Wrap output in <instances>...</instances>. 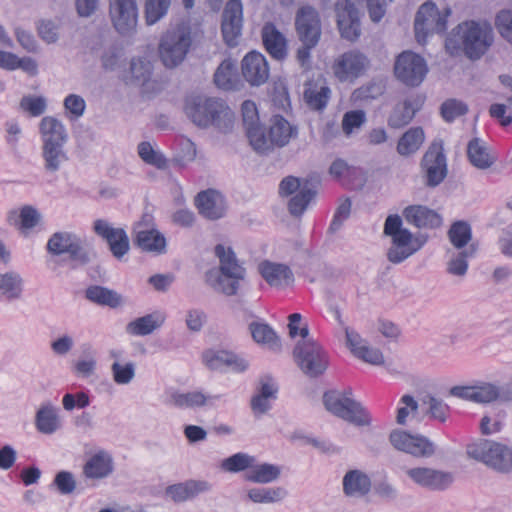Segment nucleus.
Listing matches in <instances>:
<instances>
[{
  "label": "nucleus",
  "mask_w": 512,
  "mask_h": 512,
  "mask_svg": "<svg viewBox=\"0 0 512 512\" xmlns=\"http://www.w3.org/2000/svg\"><path fill=\"white\" fill-rule=\"evenodd\" d=\"M113 471V457L105 450H99L91 455L83 466V474L90 480L105 479L109 477Z\"/></svg>",
  "instance_id": "393cba45"
},
{
  "label": "nucleus",
  "mask_w": 512,
  "mask_h": 512,
  "mask_svg": "<svg viewBox=\"0 0 512 512\" xmlns=\"http://www.w3.org/2000/svg\"><path fill=\"white\" fill-rule=\"evenodd\" d=\"M165 319L164 313L155 311L129 322L126 326V332L133 336H146L161 327Z\"/></svg>",
  "instance_id": "473e14b6"
},
{
  "label": "nucleus",
  "mask_w": 512,
  "mask_h": 512,
  "mask_svg": "<svg viewBox=\"0 0 512 512\" xmlns=\"http://www.w3.org/2000/svg\"><path fill=\"white\" fill-rule=\"evenodd\" d=\"M130 71L135 82L139 85H143L150 79L152 65L144 58L132 59Z\"/></svg>",
  "instance_id": "0e129e2a"
},
{
  "label": "nucleus",
  "mask_w": 512,
  "mask_h": 512,
  "mask_svg": "<svg viewBox=\"0 0 512 512\" xmlns=\"http://www.w3.org/2000/svg\"><path fill=\"white\" fill-rule=\"evenodd\" d=\"M41 213L32 205H24L19 210H12L7 215V221L23 232L35 228L41 221Z\"/></svg>",
  "instance_id": "72a5a7b5"
},
{
  "label": "nucleus",
  "mask_w": 512,
  "mask_h": 512,
  "mask_svg": "<svg viewBox=\"0 0 512 512\" xmlns=\"http://www.w3.org/2000/svg\"><path fill=\"white\" fill-rule=\"evenodd\" d=\"M238 73L236 63L231 59L224 60L214 74L217 87L224 90L234 89L237 85Z\"/></svg>",
  "instance_id": "37998d69"
},
{
  "label": "nucleus",
  "mask_w": 512,
  "mask_h": 512,
  "mask_svg": "<svg viewBox=\"0 0 512 512\" xmlns=\"http://www.w3.org/2000/svg\"><path fill=\"white\" fill-rule=\"evenodd\" d=\"M296 28L305 47L298 50L297 56L302 65L310 56V49L314 47L321 35L320 19L317 11L310 7H302L296 17Z\"/></svg>",
  "instance_id": "9d476101"
},
{
  "label": "nucleus",
  "mask_w": 512,
  "mask_h": 512,
  "mask_svg": "<svg viewBox=\"0 0 512 512\" xmlns=\"http://www.w3.org/2000/svg\"><path fill=\"white\" fill-rule=\"evenodd\" d=\"M258 272L269 286L276 289H285L294 282L291 268L283 263L264 260L259 263Z\"/></svg>",
  "instance_id": "aec40b11"
},
{
  "label": "nucleus",
  "mask_w": 512,
  "mask_h": 512,
  "mask_svg": "<svg viewBox=\"0 0 512 512\" xmlns=\"http://www.w3.org/2000/svg\"><path fill=\"white\" fill-rule=\"evenodd\" d=\"M137 152L139 157L148 165L157 169H165L167 167V159L156 149L150 142L143 141L138 144Z\"/></svg>",
  "instance_id": "09e8293b"
},
{
  "label": "nucleus",
  "mask_w": 512,
  "mask_h": 512,
  "mask_svg": "<svg viewBox=\"0 0 512 512\" xmlns=\"http://www.w3.org/2000/svg\"><path fill=\"white\" fill-rule=\"evenodd\" d=\"M229 352L228 350L208 349L203 353L202 359L209 369L223 371L226 369Z\"/></svg>",
  "instance_id": "6e6d98bb"
},
{
  "label": "nucleus",
  "mask_w": 512,
  "mask_h": 512,
  "mask_svg": "<svg viewBox=\"0 0 512 512\" xmlns=\"http://www.w3.org/2000/svg\"><path fill=\"white\" fill-rule=\"evenodd\" d=\"M329 173L333 178L345 184L346 180L356 175L357 169L348 165L343 159H336L332 162Z\"/></svg>",
  "instance_id": "338daca9"
},
{
  "label": "nucleus",
  "mask_w": 512,
  "mask_h": 512,
  "mask_svg": "<svg viewBox=\"0 0 512 512\" xmlns=\"http://www.w3.org/2000/svg\"><path fill=\"white\" fill-rule=\"evenodd\" d=\"M255 456L245 452L235 453L221 461L220 467L223 471L229 473H239L245 471L248 473L253 465Z\"/></svg>",
  "instance_id": "49530a36"
},
{
  "label": "nucleus",
  "mask_w": 512,
  "mask_h": 512,
  "mask_svg": "<svg viewBox=\"0 0 512 512\" xmlns=\"http://www.w3.org/2000/svg\"><path fill=\"white\" fill-rule=\"evenodd\" d=\"M246 134L250 145L255 151L263 153L270 149L272 145L270 138L266 137L260 124L255 126H248V129H246Z\"/></svg>",
  "instance_id": "5fc2aeb1"
},
{
  "label": "nucleus",
  "mask_w": 512,
  "mask_h": 512,
  "mask_svg": "<svg viewBox=\"0 0 512 512\" xmlns=\"http://www.w3.org/2000/svg\"><path fill=\"white\" fill-rule=\"evenodd\" d=\"M192 43L190 29L178 25L168 29L159 42V56L166 67L178 66L185 59Z\"/></svg>",
  "instance_id": "423d86ee"
},
{
  "label": "nucleus",
  "mask_w": 512,
  "mask_h": 512,
  "mask_svg": "<svg viewBox=\"0 0 512 512\" xmlns=\"http://www.w3.org/2000/svg\"><path fill=\"white\" fill-rule=\"evenodd\" d=\"M288 495L283 487H254L247 491L248 499L256 504H274L281 502Z\"/></svg>",
  "instance_id": "a19ab883"
},
{
  "label": "nucleus",
  "mask_w": 512,
  "mask_h": 512,
  "mask_svg": "<svg viewBox=\"0 0 512 512\" xmlns=\"http://www.w3.org/2000/svg\"><path fill=\"white\" fill-rule=\"evenodd\" d=\"M221 398L220 395L205 394L202 391L167 392L166 404L180 409H195L203 406H214Z\"/></svg>",
  "instance_id": "6ab92c4d"
},
{
  "label": "nucleus",
  "mask_w": 512,
  "mask_h": 512,
  "mask_svg": "<svg viewBox=\"0 0 512 512\" xmlns=\"http://www.w3.org/2000/svg\"><path fill=\"white\" fill-rule=\"evenodd\" d=\"M366 122V114L363 110L347 111L342 118V130L346 136L360 129Z\"/></svg>",
  "instance_id": "bf43d9fd"
},
{
  "label": "nucleus",
  "mask_w": 512,
  "mask_h": 512,
  "mask_svg": "<svg viewBox=\"0 0 512 512\" xmlns=\"http://www.w3.org/2000/svg\"><path fill=\"white\" fill-rule=\"evenodd\" d=\"M422 166L426 171L429 186H437L446 176V158L438 148H431L425 153Z\"/></svg>",
  "instance_id": "a878e982"
},
{
  "label": "nucleus",
  "mask_w": 512,
  "mask_h": 512,
  "mask_svg": "<svg viewBox=\"0 0 512 512\" xmlns=\"http://www.w3.org/2000/svg\"><path fill=\"white\" fill-rule=\"evenodd\" d=\"M242 74L252 86L266 83L270 70L264 55L256 51L248 53L242 60Z\"/></svg>",
  "instance_id": "4be33fe9"
},
{
  "label": "nucleus",
  "mask_w": 512,
  "mask_h": 512,
  "mask_svg": "<svg viewBox=\"0 0 512 512\" xmlns=\"http://www.w3.org/2000/svg\"><path fill=\"white\" fill-rule=\"evenodd\" d=\"M314 196L315 191L308 186V183L303 184L300 190L289 201L288 207L290 213L294 216L301 215Z\"/></svg>",
  "instance_id": "8fccbe9b"
},
{
  "label": "nucleus",
  "mask_w": 512,
  "mask_h": 512,
  "mask_svg": "<svg viewBox=\"0 0 512 512\" xmlns=\"http://www.w3.org/2000/svg\"><path fill=\"white\" fill-rule=\"evenodd\" d=\"M394 71L398 80L414 87L423 82L428 67L423 57L412 51H404L397 57Z\"/></svg>",
  "instance_id": "f8f14e48"
},
{
  "label": "nucleus",
  "mask_w": 512,
  "mask_h": 512,
  "mask_svg": "<svg viewBox=\"0 0 512 512\" xmlns=\"http://www.w3.org/2000/svg\"><path fill=\"white\" fill-rule=\"evenodd\" d=\"M336 319L338 323L343 327L347 347L350 349L354 356L357 355L365 346H367L366 341L356 330L344 325L339 312H336Z\"/></svg>",
  "instance_id": "13d9d810"
},
{
  "label": "nucleus",
  "mask_w": 512,
  "mask_h": 512,
  "mask_svg": "<svg viewBox=\"0 0 512 512\" xmlns=\"http://www.w3.org/2000/svg\"><path fill=\"white\" fill-rule=\"evenodd\" d=\"M211 489V485L204 480H188L171 485L167 488V495L175 502L191 500Z\"/></svg>",
  "instance_id": "7c9ffc66"
},
{
  "label": "nucleus",
  "mask_w": 512,
  "mask_h": 512,
  "mask_svg": "<svg viewBox=\"0 0 512 512\" xmlns=\"http://www.w3.org/2000/svg\"><path fill=\"white\" fill-rule=\"evenodd\" d=\"M492 42L493 32L488 24L466 21L452 31L445 46L451 54L462 50L469 59H479Z\"/></svg>",
  "instance_id": "f257e3e1"
},
{
  "label": "nucleus",
  "mask_w": 512,
  "mask_h": 512,
  "mask_svg": "<svg viewBox=\"0 0 512 512\" xmlns=\"http://www.w3.org/2000/svg\"><path fill=\"white\" fill-rule=\"evenodd\" d=\"M390 442L397 450L415 457H430L435 452L434 444L422 435H412L403 430H395L390 434Z\"/></svg>",
  "instance_id": "dca6fc26"
},
{
  "label": "nucleus",
  "mask_w": 512,
  "mask_h": 512,
  "mask_svg": "<svg viewBox=\"0 0 512 512\" xmlns=\"http://www.w3.org/2000/svg\"><path fill=\"white\" fill-rule=\"evenodd\" d=\"M448 236L453 246L461 249L471 240V227L465 221H456L451 225L448 231Z\"/></svg>",
  "instance_id": "3c124183"
},
{
  "label": "nucleus",
  "mask_w": 512,
  "mask_h": 512,
  "mask_svg": "<svg viewBox=\"0 0 512 512\" xmlns=\"http://www.w3.org/2000/svg\"><path fill=\"white\" fill-rule=\"evenodd\" d=\"M293 355L299 368L310 377L323 374L329 365L328 353L313 339L299 341Z\"/></svg>",
  "instance_id": "6e6552de"
},
{
  "label": "nucleus",
  "mask_w": 512,
  "mask_h": 512,
  "mask_svg": "<svg viewBox=\"0 0 512 512\" xmlns=\"http://www.w3.org/2000/svg\"><path fill=\"white\" fill-rule=\"evenodd\" d=\"M262 39L267 52L275 59L282 60L286 56V40L272 23L262 29Z\"/></svg>",
  "instance_id": "e433bc0d"
},
{
  "label": "nucleus",
  "mask_w": 512,
  "mask_h": 512,
  "mask_svg": "<svg viewBox=\"0 0 512 512\" xmlns=\"http://www.w3.org/2000/svg\"><path fill=\"white\" fill-rule=\"evenodd\" d=\"M278 386L269 375L260 378L255 394L251 398V409L256 416L267 413L277 399Z\"/></svg>",
  "instance_id": "412c9836"
},
{
  "label": "nucleus",
  "mask_w": 512,
  "mask_h": 512,
  "mask_svg": "<svg viewBox=\"0 0 512 512\" xmlns=\"http://www.w3.org/2000/svg\"><path fill=\"white\" fill-rule=\"evenodd\" d=\"M281 472L279 465L268 462L259 463L255 457L250 471L245 473V479L252 483L269 484L278 480Z\"/></svg>",
  "instance_id": "f704fd0d"
},
{
  "label": "nucleus",
  "mask_w": 512,
  "mask_h": 512,
  "mask_svg": "<svg viewBox=\"0 0 512 512\" xmlns=\"http://www.w3.org/2000/svg\"><path fill=\"white\" fill-rule=\"evenodd\" d=\"M93 230L107 242L114 257L120 259L129 251V238L123 228L114 227L107 220L98 219L94 222Z\"/></svg>",
  "instance_id": "f3484780"
},
{
  "label": "nucleus",
  "mask_w": 512,
  "mask_h": 512,
  "mask_svg": "<svg viewBox=\"0 0 512 512\" xmlns=\"http://www.w3.org/2000/svg\"><path fill=\"white\" fill-rule=\"evenodd\" d=\"M48 253L59 256L68 254L70 259L80 263H87L89 256L83 246V239L74 232L58 231L53 233L47 241Z\"/></svg>",
  "instance_id": "9b49d317"
},
{
  "label": "nucleus",
  "mask_w": 512,
  "mask_h": 512,
  "mask_svg": "<svg viewBox=\"0 0 512 512\" xmlns=\"http://www.w3.org/2000/svg\"><path fill=\"white\" fill-rule=\"evenodd\" d=\"M422 104L423 99L419 95L410 96L396 104L388 117V125L391 128H401L407 125L420 110Z\"/></svg>",
  "instance_id": "cd10ccee"
},
{
  "label": "nucleus",
  "mask_w": 512,
  "mask_h": 512,
  "mask_svg": "<svg viewBox=\"0 0 512 512\" xmlns=\"http://www.w3.org/2000/svg\"><path fill=\"white\" fill-rule=\"evenodd\" d=\"M330 93V88L326 85H309L304 91V98L310 108L322 110L328 103Z\"/></svg>",
  "instance_id": "de8ad7c7"
},
{
  "label": "nucleus",
  "mask_w": 512,
  "mask_h": 512,
  "mask_svg": "<svg viewBox=\"0 0 512 512\" xmlns=\"http://www.w3.org/2000/svg\"><path fill=\"white\" fill-rule=\"evenodd\" d=\"M424 131L420 127H413L406 131L399 139L397 151L400 155L407 156L416 152L424 142Z\"/></svg>",
  "instance_id": "c03bdc74"
},
{
  "label": "nucleus",
  "mask_w": 512,
  "mask_h": 512,
  "mask_svg": "<svg viewBox=\"0 0 512 512\" xmlns=\"http://www.w3.org/2000/svg\"><path fill=\"white\" fill-rule=\"evenodd\" d=\"M171 0H146L145 20L147 25H154L168 12Z\"/></svg>",
  "instance_id": "603ef678"
},
{
  "label": "nucleus",
  "mask_w": 512,
  "mask_h": 512,
  "mask_svg": "<svg viewBox=\"0 0 512 512\" xmlns=\"http://www.w3.org/2000/svg\"><path fill=\"white\" fill-rule=\"evenodd\" d=\"M405 220L417 228H438L442 217L435 210L424 205H410L403 210Z\"/></svg>",
  "instance_id": "bb28decb"
},
{
  "label": "nucleus",
  "mask_w": 512,
  "mask_h": 512,
  "mask_svg": "<svg viewBox=\"0 0 512 512\" xmlns=\"http://www.w3.org/2000/svg\"><path fill=\"white\" fill-rule=\"evenodd\" d=\"M90 403V396L85 391L65 393L62 397V406L63 409L67 412H71L74 409H84L88 407Z\"/></svg>",
  "instance_id": "680f3d73"
},
{
  "label": "nucleus",
  "mask_w": 512,
  "mask_h": 512,
  "mask_svg": "<svg viewBox=\"0 0 512 512\" xmlns=\"http://www.w3.org/2000/svg\"><path fill=\"white\" fill-rule=\"evenodd\" d=\"M243 24V7L240 0H230L225 6L222 19V34L228 46H236Z\"/></svg>",
  "instance_id": "a211bd4d"
},
{
  "label": "nucleus",
  "mask_w": 512,
  "mask_h": 512,
  "mask_svg": "<svg viewBox=\"0 0 512 512\" xmlns=\"http://www.w3.org/2000/svg\"><path fill=\"white\" fill-rule=\"evenodd\" d=\"M185 111L194 124L203 128L215 126L225 131L234 120L232 110L219 98L192 97L187 100Z\"/></svg>",
  "instance_id": "7ed1b4c3"
},
{
  "label": "nucleus",
  "mask_w": 512,
  "mask_h": 512,
  "mask_svg": "<svg viewBox=\"0 0 512 512\" xmlns=\"http://www.w3.org/2000/svg\"><path fill=\"white\" fill-rule=\"evenodd\" d=\"M24 291V280L21 274L15 270H7L0 273V295L14 301L21 298Z\"/></svg>",
  "instance_id": "c9c22d12"
},
{
  "label": "nucleus",
  "mask_w": 512,
  "mask_h": 512,
  "mask_svg": "<svg viewBox=\"0 0 512 512\" xmlns=\"http://www.w3.org/2000/svg\"><path fill=\"white\" fill-rule=\"evenodd\" d=\"M20 108L32 117L42 115L47 109V100L43 96L26 95L20 100Z\"/></svg>",
  "instance_id": "4d7b16f0"
},
{
  "label": "nucleus",
  "mask_w": 512,
  "mask_h": 512,
  "mask_svg": "<svg viewBox=\"0 0 512 512\" xmlns=\"http://www.w3.org/2000/svg\"><path fill=\"white\" fill-rule=\"evenodd\" d=\"M468 111L467 105L457 99L446 100L441 106L442 117L447 121L451 122L457 117L466 114Z\"/></svg>",
  "instance_id": "69168bd1"
},
{
  "label": "nucleus",
  "mask_w": 512,
  "mask_h": 512,
  "mask_svg": "<svg viewBox=\"0 0 512 512\" xmlns=\"http://www.w3.org/2000/svg\"><path fill=\"white\" fill-rule=\"evenodd\" d=\"M63 105L67 117L71 120H77L84 115L86 102L84 98L77 94H69L65 97Z\"/></svg>",
  "instance_id": "052dcab7"
},
{
  "label": "nucleus",
  "mask_w": 512,
  "mask_h": 512,
  "mask_svg": "<svg viewBox=\"0 0 512 512\" xmlns=\"http://www.w3.org/2000/svg\"><path fill=\"white\" fill-rule=\"evenodd\" d=\"M405 474L415 485L431 491L445 490L453 482L451 473L431 467L406 468Z\"/></svg>",
  "instance_id": "2eb2a0df"
},
{
  "label": "nucleus",
  "mask_w": 512,
  "mask_h": 512,
  "mask_svg": "<svg viewBox=\"0 0 512 512\" xmlns=\"http://www.w3.org/2000/svg\"><path fill=\"white\" fill-rule=\"evenodd\" d=\"M384 234L391 238V246L387 251V259L393 264H399L419 251L426 243V237L414 236L408 229L402 227L399 215H389L384 223Z\"/></svg>",
  "instance_id": "20e7f679"
},
{
  "label": "nucleus",
  "mask_w": 512,
  "mask_h": 512,
  "mask_svg": "<svg viewBox=\"0 0 512 512\" xmlns=\"http://www.w3.org/2000/svg\"><path fill=\"white\" fill-rule=\"evenodd\" d=\"M296 135L297 128L292 126L284 117L280 115L272 117L269 129V138L272 145L283 147Z\"/></svg>",
  "instance_id": "4c0bfd02"
},
{
  "label": "nucleus",
  "mask_w": 512,
  "mask_h": 512,
  "mask_svg": "<svg viewBox=\"0 0 512 512\" xmlns=\"http://www.w3.org/2000/svg\"><path fill=\"white\" fill-rule=\"evenodd\" d=\"M342 488L345 496L360 499L370 493L372 481L366 472L360 469H351L342 478Z\"/></svg>",
  "instance_id": "b1692460"
},
{
  "label": "nucleus",
  "mask_w": 512,
  "mask_h": 512,
  "mask_svg": "<svg viewBox=\"0 0 512 512\" xmlns=\"http://www.w3.org/2000/svg\"><path fill=\"white\" fill-rule=\"evenodd\" d=\"M474 252L472 247L458 252L448 263V272L455 276H464L468 269V258L472 257Z\"/></svg>",
  "instance_id": "e2e57ef3"
},
{
  "label": "nucleus",
  "mask_w": 512,
  "mask_h": 512,
  "mask_svg": "<svg viewBox=\"0 0 512 512\" xmlns=\"http://www.w3.org/2000/svg\"><path fill=\"white\" fill-rule=\"evenodd\" d=\"M195 204L199 213L208 219H219L225 212L224 198L216 190L209 189L200 192L195 199Z\"/></svg>",
  "instance_id": "c85d7f7f"
},
{
  "label": "nucleus",
  "mask_w": 512,
  "mask_h": 512,
  "mask_svg": "<svg viewBox=\"0 0 512 512\" xmlns=\"http://www.w3.org/2000/svg\"><path fill=\"white\" fill-rule=\"evenodd\" d=\"M215 255L219 259V267L206 272V282L214 290L225 295H235L240 282L245 279L246 269L237 259L230 246L218 244L215 247Z\"/></svg>",
  "instance_id": "f03ea898"
},
{
  "label": "nucleus",
  "mask_w": 512,
  "mask_h": 512,
  "mask_svg": "<svg viewBox=\"0 0 512 512\" xmlns=\"http://www.w3.org/2000/svg\"><path fill=\"white\" fill-rule=\"evenodd\" d=\"M496 27L501 36L512 43V11L503 10L496 17Z\"/></svg>",
  "instance_id": "774afa93"
},
{
  "label": "nucleus",
  "mask_w": 512,
  "mask_h": 512,
  "mask_svg": "<svg viewBox=\"0 0 512 512\" xmlns=\"http://www.w3.org/2000/svg\"><path fill=\"white\" fill-rule=\"evenodd\" d=\"M323 402L326 409L333 415L342 418L357 426L369 424V417L361 406L352 397V392L347 391H328L323 396Z\"/></svg>",
  "instance_id": "0eeeda50"
},
{
  "label": "nucleus",
  "mask_w": 512,
  "mask_h": 512,
  "mask_svg": "<svg viewBox=\"0 0 512 512\" xmlns=\"http://www.w3.org/2000/svg\"><path fill=\"white\" fill-rule=\"evenodd\" d=\"M113 381L118 385L130 384L136 375V365L129 361L126 363L113 362L111 365Z\"/></svg>",
  "instance_id": "864d4df0"
},
{
  "label": "nucleus",
  "mask_w": 512,
  "mask_h": 512,
  "mask_svg": "<svg viewBox=\"0 0 512 512\" xmlns=\"http://www.w3.org/2000/svg\"><path fill=\"white\" fill-rule=\"evenodd\" d=\"M369 66V59L359 50H349L339 55L332 65L334 76L340 82H354Z\"/></svg>",
  "instance_id": "ddd939ff"
},
{
  "label": "nucleus",
  "mask_w": 512,
  "mask_h": 512,
  "mask_svg": "<svg viewBox=\"0 0 512 512\" xmlns=\"http://www.w3.org/2000/svg\"><path fill=\"white\" fill-rule=\"evenodd\" d=\"M66 144H44L41 147V156L44 169L49 173H55L68 160L65 150Z\"/></svg>",
  "instance_id": "ea45409f"
},
{
  "label": "nucleus",
  "mask_w": 512,
  "mask_h": 512,
  "mask_svg": "<svg viewBox=\"0 0 512 512\" xmlns=\"http://www.w3.org/2000/svg\"><path fill=\"white\" fill-rule=\"evenodd\" d=\"M470 458L484 463L492 469L509 473L512 471V449L505 444L487 439H478L467 445Z\"/></svg>",
  "instance_id": "39448f33"
},
{
  "label": "nucleus",
  "mask_w": 512,
  "mask_h": 512,
  "mask_svg": "<svg viewBox=\"0 0 512 512\" xmlns=\"http://www.w3.org/2000/svg\"><path fill=\"white\" fill-rule=\"evenodd\" d=\"M139 223L136 228V243L144 251L163 253L166 248V239L157 229H140Z\"/></svg>",
  "instance_id": "58836bf2"
},
{
  "label": "nucleus",
  "mask_w": 512,
  "mask_h": 512,
  "mask_svg": "<svg viewBox=\"0 0 512 512\" xmlns=\"http://www.w3.org/2000/svg\"><path fill=\"white\" fill-rule=\"evenodd\" d=\"M86 298L91 302L111 308H116L121 303V297L115 291L97 285L87 288Z\"/></svg>",
  "instance_id": "a18cd8bd"
},
{
  "label": "nucleus",
  "mask_w": 512,
  "mask_h": 512,
  "mask_svg": "<svg viewBox=\"0 0 512 512\" xmlns=\"http://www.w3.org/2000/svg\"><path fill=\"white\" fill-rule=\"evenodd\" d=\"M109 16L113 27L119 34H132L138 23L136 0H110Z\"/></svg>",
  "instance_id": "4468645a"
},
{
  "label": "nucleus",
  "mask_w": 512,
  "mask_h": 512,
  "mask_svg": "<svg viewBox=\"0 0 512 512\" xmlns=\"http://www.w3.org/2000/svg\"><path fill=\"white\" fill-rule=\"evenodd\" d=\"M467 157L469 162L480 170L489 169L497 160L492 150L479 138H473L469 141L467 145Z\"/></svg>",
  "instance_id": "2f4dec72"
},
{
  "label": "nucleus",
  "mask_w": 512,
  "mask_h": 512,
  "mask_svg": "<svg viewBox=\"0 0 512 512\" xmlns=\"http://www.w3.org/2000/svg\"><path fill=\"white\" fill-rule=\"evenodd\" d=\"M34 425L41 434H55L63 426L59 408L50 401L41 403L35 413Z\"/></svg>",
  "instance_id": "5701e85b"
},
{
  "label": "nucleus",
  "mask_w": 512,
  "mask_h": 512,
  "mask_svg": "<svg viewBox=\"0 0 512 512\" xmlns=\"http://www.w3.org/2000/svg\"><path fill=\"white\" fill-rule=\"evenodd\" d=\"M39 135L42 145L66 144L68 141V132L65 125L53 116H45L41 119Z\"/></svg>",
  "instance_id": "c756f323"
},
{
  "label": "nucleus",
  "mask_w": 512,
  "mask_h": 512,
  "mask_svg": "<svg viewBox=\"0 0 512 512\" xmlns=\"http://www.w3.org/2000/svg\"><path fill=\"white\" fill-rule=\"evenodd\" d=\"M249 329L255 342L272 351L280 350V339L269 325L253 322Z\"/></svg>",
  "instance_id": "79ce46f5"
},
{
  "label": "nucleus",
  "mask_w": 512,
  "mask_h": 512,
  "mask_svg": "<svg viewBox=\"0 0 512 512\" xmlns=\"http://www.w3.org/2000/svg\"><path fill=\"white\" fill-rule=\"evenodd\" d=\"M451 15L450 8L439 11L433 2L422 4L415 18V36L419 44H425L429 35L443 33L447 29V19Z\"/></svg>",
  "instance_id": "1a4fd4ad"
}]
</instances>
